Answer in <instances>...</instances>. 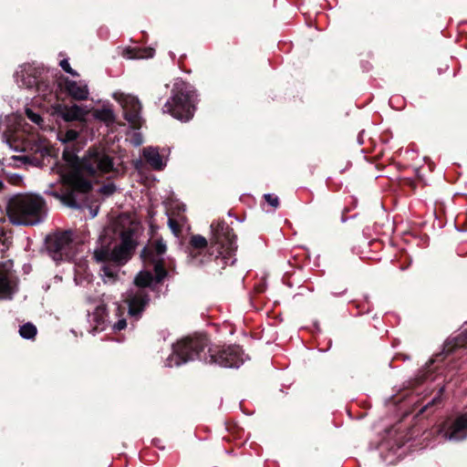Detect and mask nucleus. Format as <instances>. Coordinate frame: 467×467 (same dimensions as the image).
Returning a JSON list of instances; mask_svg holds the SVG:
<instances>
[{"label": "nucleus", "instance_id": "obj_4", "mask_svg": "<svg viewBox=\"0 0 467 467\" xmlns=\"http://www.w3.org/2000/svg\"><path fill=\"white\" fill-rule=\"evenodd\" d=\"M6 210L13 224L34 225L44 219L45 201L38 195L19 194L9 200Z\"/></svg>", "mask_w": 467, "mask_h": 467}, {"label": "nucleus", "instance_id": "obj_12", "mask_svg": "<svg viewBox=\"0 0 467 467\" xmlns=\"http://www.w3.org/2000/svg\"><path fill=\"white\" fill-rule=\"evenodd\" d=\"M88 321L93 332L103 331L108 326L106 307L98 306L92 313L88 314Z\"/></svg>", "mask_w": 467, "mask_h": 467}, {"label": "nucleus", "instance_id": "obj_15", "mask_svg": "<svg viewBox=\"0 0 467 467\" xmlns=\"http://www.w3.org/2000/svg\"><path fill=\"white\" fill-rule=\"evenodd\" d=\"M142 155L147 163L154 170L161 171L166 166V161L161 156L157 148H144Z\"/></svg>", "mask_w": 467, "mask_h": 467}, {"label": "nucleus", "instance_id": "obj_7", "mask_svg": "<svg viewBox=\"0 0 467 467\" xmlns=\"http://www.w3.org/2000/svg\"><path fill=\"white\" fill-rule=\"evenodd\" d=\"M207 346L204 337H185L173 345L172 353L166 359L167 367H174L201 358Z\"/></svg>", "mask_w": 467, "mask_h": 467}, {"label": "nucleus", "instance_id": "obj_14", "mask_svg": "<svg viewBox=\"0 0 467 467\" xmlns=\"http://www.w3.org/2000/svg\"><path fill=\"white\" fill-rule=\"evenodd\" d=\"M66 89L68 95L77 100H85L89 95L88 85L83 81L67 80Z\"/></svg>", "mask_w": 467, "mask_h": 467}, {"label": "nucleus", "instance_id": "obj_5", "mask_svg": "<svg viewBox=\"0 0 467 467\" xmlns=\"http://www.w3.org/2000/svg\"><path fill=\"white\" fill-rule=\"evenodd\" d=\"M195 90L182 78L175 79L171 99L162 108L163 113H169L173 118L188 121L193 117Z\"/></svg>", "mask_w": 467, "mask_h": 467}, {"label": "nucleus", "instance_id": "obj_13", "mask_svg": "<svg viewBox=\"0 0 467 467\" xmlns=\"http://www.w3.org/2000/svg\"><path fill=\"white\" fill-rule=\"evenodd\" d=\"M58 114L66 121H85L88 110L86 108L76 104L72 106L64 105L59 107Z\"/></svg>", "mask_w": 467, "mask_h": 467}, {"label": "nucleus", "instance_id": "obj_28", "mask_svg": "<svg viewBox=\"0 0 467 467\" xmlns=\"http://www.w3.org/2000/svg\"><path fill=\"white\" fill-rule=\"evenodd\" d=\"M126 327H127L126 320L125 319H119L118 322H116L113 325V329L115 331H120V330L124 329Z\"/></svg>", "mask_w": 467, "mask_h": 467}, {"label": "nucleus", "instance_id": "obj_24", "mask_svg": "<svg viewBox=\"0 0 467 467\" xmlns=\"http://www.w3.org/2000/svg\"><path fill=\"white\" fill-rule=\"evenodd\" d=\"M26 114L27 116V118L34 123H36V125L38 126H41L42 123H43V119L41 118V116L36 112H34L32 109H26Z\"/></svg>", "mask_w": 467, "mask_h": 467}, {"label": "nucleus", "instance_id": "obj_10", "mask_svg": "<svg viewBox=\"0 0 467 467\" xmlns=\"http://www.w3.org/2000/svg\"><path fill=\"white\" fill-rule=\"evenodd\" d=\"M211 363L224 368H239L243 362V351L238 346H229L210 355Z\"/></svg>", "mask_w": 467, "mask_h": 467}, {"label": "nucleus", "instance_id": "obj_22", "mask_svg": "<svg viewBox=\"0 0 467 467\" xmlns=\"http://www.w3.org/2000/svg\"><path fill=\"white\" fill-rule=\"evenodd\" d=\"M154 55L153 48H146L143 50L138 51L135 55L128 56L129 58H149L152 57Z\"/></svg>", "mask_w": 467, "mask_h": 467}, {"label": "nucleus", "instance_id": "obj_11", "mask_svg": "<svg viewBox=\"0 0 467 467\" xmlns=\"http://www.w3.org/2000/svg\"><path fill=\"white\" fill-rule=\"evenodd\" d=\"M445 436L451 441H462L467 437V414L460 415L451 425Z\"/></svg>", "mask_w": 467, "mask_h": 467}, {"label": "nucleus", "instance_id": "obj_9", "mask_svg": "<svg viewBox=\"0 0 467 467\" xmlns=\"http://www.w3.org/2000/svg\"><path fill=\"white\" fill-rule=\"evenodd\" d=\"M113 98L120 104L123 109L125 119L133 126H140L141 105L139 99L130 94L115 92Z\"/></svg>", "mask_w": 467, "mask_h": 467}, {"label": "nucleus", "instance_id": "obj_1", "mask_svg": "<svg viewBox=\"0 0 467 467\" xmlns=\"http://www.w3.org/2000/svg\"><path fill=\"white\" fill-rule=\"evenodd\" d=\"M67 165L57 164L52 168V172L58 175L59 182L50 183L45 192L68 207L78 208V195L91 188L90 181L84 177V173H108L113 170V160L105 150L92 149L79 164L73 159L67 160Z\"/></svg>", "mask_w": 467, "mask_h": 467}, {"label": "nucleus", "instance_id": "obj_6", "mask_svg": "<svg viewBox=\"0 0 467 467\" xmlns=\"http://www.w3.org/2000/svg\"><path fill=\"white\" fill-rule=\"evenodd\" d=\"M213 239L210 246L211 255L220 260L222 265H233V258L236 250L235 235L225 223H212Z\"/></svg>", "mask_w": 467, "mask_h": 467}, {"label": "nucleus", "instance_id": "obj_27", "mask_svg": "<svg viewBox=\"0 0 467 467\" xmlns=\"http://www.w3.org/2000/svg\"><path fill=\"white\" fill-rule=\"evenodd\" d=\"M115 191H116V187L113 183H108L106 185H103L99 189V192L106 196L112 194Z\"/></svg>", "mask_w": 467, "mask_h": 467}, {"label": "nucleus", "instance_id": "obj_30", "mask_svg": "<svg viewBox=\"0 0 467 467\" xmlns=\"http://www.w3.org/2000/svg\"><path fill=\"white\" fill-rule=\"evenodd\" d=\"M97 215V212H92V217H95Z\"/></svg>", "mask_w": 467, "mask_h": 467}, {"label": "nucleus", "instance_id": "obj_19", "mask_svg": "<svg viewBox=\"0 0 467 467\" xmlns=\"http://www.w3.org/2000/svg\"><path fill=\"white\" fill-rule=\"evenodd\" d=\"M36 327L32 323H26L20 327L19 334L23 338L32 339L36 335Z\"/></svg>", "mask_w": 467, "mask_h": 467}, {"label": "nucleus", "instance_id": "obj_23", "mask_svg": "<svg viewBox=\"0 0 467 467\" xmlns=\"http://www.w3.org/2000/svg\"><path fill=\"white\" fill-rule=\"evenodd\" d=\"M191 244L194 248H204L207 245V241L202 235H193L191 239Z\"/></svg>", "mask_w": 467, "mask_h": 467}, {"label": "nucleus", "instance_id": "obj_18", "mask_svg": "<svg viewBox=\"0 0 467 467\" xmlns=\"http://www.w3.org/2000/svg\"><path fill=\"white\" fill-rule=\"evenodd\" d=\"M26 70V67L22 68L20 71H17L16 74V82L19 86L31 88L36 84V78L28 77L27 78L25 76V72Z\"/></svg>", "mask_w": 467, "mask_h": 467}, {"label": "nucleus", "instance_id": "obj_20", "mask_svg": "<svg viewBox=\"0 0 467 467\" xmlns=\"http://www.w3.org/2000/svg\"><path fill=\"white\" fill-rule=\"evenodd\" d=\"M78 137V132L74 130H66L65 132L61 131L58 133V139L63 143L74 141L77 140Z\"/></svg>", "mask_w": 467, "mask_h": 467}, {"label": "nucleus", "instance_id": "obj_17", "mask_svg": "<svg viewBox=\"0 0 467 467\" xmlns=\"http://www.w3.org/2000/svg\"><path fill=\"white\" fill-rule=\"evenodd\" d=\"M92 115L96 119L104 122L107 126H109L115 121L114 113L109 109H96L93 111Z\"/></svg>", "mask_w": 467, "mask_h": 467}, {"label": "nucleus", "instance_id": "obj_29", "mask_svg": "<svg viewBox=\"0 0 467 467\" xmlns=\"http://www.w3.org/2000/svg\"><path fill=\"white\" fill-rule=\"evenodd\" d=\"M3 186H4V184H3L2 181L0 180V191L2 190Z\"/></svg>", "mask_w": 467, "mask_h": 467}, {"label": "nucleus", "instance_id": "obj_16", "mask_svg": "<svg viewBox=\"0 0 467 467\" xmlns=\"http://www.w3.org/2000/svg\"><path fill=\"white\" fill-rule=\"evenodd\" d=\"M11 293L10 273L6 267L0 265V296L9 297Z\"/></svg>", "mask_w": 467, "mask_h": 467}, {"label": "nucleus", "instance_id": "obj_21", "mask_svg": "<svg viewBox=\"0 0 467 467\" xmlns=\"http://www.w3.org/2000/svg\"><path fill=\"white\" fill-rule=\"evenodd\" d=\"M185 218L183 216H181L179 219L174 218H169L168 223L171 231L178 234L181 231V224L183 223Z\"/></svg>", "mask_w": 467, "mask_h": 467}, {"label": "nucleus", "instance_id": "obj_3", "mask_svg": "<svg viewBox=\"0 0 467 467\" xmlns=\"http://www.w3.org/2000/svg\"><path fill=\"white\" fill-rule=\"evenodd\" d=\"M165 252L166 244L162 240H156L150 247L142 251L145 263L152 264L154 275L149 270H142L136 275L135 287L130 289L125 300L131 317H139L149 304L150 297L144 288L150 286L153 282H161L167 275L162 260L160 258Z\"/></svg>", "mask_w": 467, "mask_h": 467}, {"label": "nucleus", "instance_id": "obj_2", "mask_svg": "<svg viewBox=\"0 0 467 467\" xmlns=\"http://www.w3.org/2000/svg\"><path fill=\"white\" fill-rule=\"evenodd\" d=\"M138 223L127 215L119 216L111 226V231L119 236L120 243L110 248L102 244L94 251V258L99 263V275L105 284H113L119 277V270L132 255L137 244ZM110 229L106 231L108 234Z\"/></svg>", "mask_w": 467, "mask_h": 467}, {"label": "nucleus", "instance_id": "obj_8", "mask_svg": "<svg viewBox=\"0 0 467 467\" xmlns=\"http://www.w3.org/2000/svg\"><path fill=\"white\" fill-rule=\"evenodd\" d=\"M71 235L70 232H64L47 238V250L53 260L62 261L73 256Z\"/></svg>", "mask_w": 467, "mask_h": 467}, {"label": "nucleus", "instance_id": "obj_26", "mask_svg": "<svg viewBox=\"0 0 467 467\" xmlns=\"http://www.w3.org/2000/svg\"><path fill=\"white\" fill-rule=\"evenodd\" d=\"M59 65L67 73L70 74L71 76H73V77L78 76L77 71H75L74 69L71 68L67 59L61 60Z\"/></svg>", "mask_w": 467, "mask_h": 467}, {"label": "nucleus", "instance_id": "obj_25", "mask_svg": "<svg viewBox=\"0 0 467 467\" xmlns=\"http://www.w3.org/2000/svg\"><path fill=\"white\" fill-rule=\"evenodd\" d=\"M265 200L274 208H277L279 205V199L276 195L267 193L265 194Z\"/></svg>", "mask_w": 467, "mask_h": 467}]
</instances>
